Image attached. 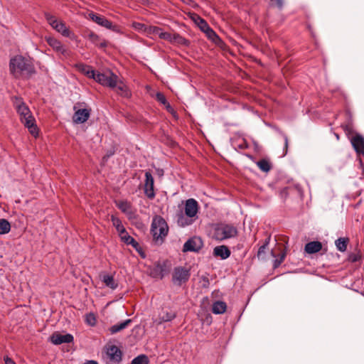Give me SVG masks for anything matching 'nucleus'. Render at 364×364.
<instances>
[{
	"label": "nucleus",
	"mask_w": 364,
	"mask_h": 364,
	"mask_svg": "<svg viewBox=\"0 0 364 364\" xmlns=\"http://www.w3.org/2000/svg\"><path fill=\"white\" fill-rule=\"evenodd\" d=\"M9 71L17 79H29L36 73L33 59L21 55H16L10 59Z\"/></svg>",
	"instance_id": "obj_1"
},
{
	"label": "nucleus",
	"mask_w": 364,
	"mask_h": 364,
	"mask_svg": "<svg viewBox=\"0 0 364 364\" xmlns=\"http://www.w3.org/2000/svg\"><path fill=\"white\" fill-rule=\"evenodd\" d=\"M199 210V205L194 198H189L186 200L184 213L181 211L176 215L177 224L181 228L192 225L197 219V214Z\"/></svg>",
	"instance_id": "obj_2"
},
{
	"label": "nucleus",
	"mask_w": 364,
	"mask_h": 364,
	"mask_svg": "<svg viewBox=\"0 0 364 364\" xmlns=\"http://www.w3.org/2000/svg\"><path fill=\"white\" fill-rule=\"evenodd\" d=\"M14 106L18 114L20 115V120L24 126L28 128L29 132L34 136L38 133L36 120L33 117L28 107L24 103L21 98L16 97Z\"/></svg>",
	"instance_id": "obj_3"
},
{
	"label": "nucleus",
	"mask_w": 364,
	"mask_h": 364,
	"mask_svg": "<svg viewBox=\"0 0 364 364\" xmlns=\"http://www.w3.org/2000/svg\"><path fill=\"white\" fill-rule=\"evenodd\" d=\"M168 232V227L165 220L161 216L154 217L151 228V232L154 240L162 242Z\"/></svg>",
	"instance_id": "obj_4"
},
{
	"label": "nucleus",
	"mask_w": 364,
	"mask_h": 364,
	"mask_svg": "<svg viewBox=\"0 0 364 364\" xmlns=\"http://www.w3.org/2000/svg\"><path fill=\"white\" fill-rule=\"evenodd\" d=\"M237 235V228L230 224L221 223L215 228L214 231V237L220 241L235 237Z\"/></svg>",
	"instance_id": "obj_5"
},
{
	"label": "nucleus",
	"mask_w": 364,
	"mask_h": 364,
	"mask_svg": "<svg viewBox=\"0 0 364 364\" xmlns=\"http://www.w3.org/2000/svg\"><path fill=\"white\" fill-rule=\"evenodd\" d=\"M170 272V263L167 260L157 262L150 269V276L155 279H162Z\"/></svg>",
	"instance_id": "obj_6"
},
{
	"label": "nucleus",
	"mask_w": 364,
	"mask_h": 364,
	"mask_svg": "<svg viewBox=\"0 0 364 364\" xmlns=\"http://www.w3.org/2000/svg\"><path fill=\"white\" fill-rule=\"evenodd\" d=\"M89 17L92 21H93L99 26L105 27L116 33H119L120 31L119 27L117 25L113 24L110 21L102 15L91 12L89 14Z\"/></svg>",
	"instance_id": "obj_7"
},
{
	"label": "nucleus",
	"mask_w": 364,
	"mask_h": 364,
	"mask_svg": "<svg viewBox=\"0 0 364 364\" xmlns=\"http://www.w3.org/2000/svg\"><path fill=\"white\" fill-rule=\"evenodd\" d=\"M190 276L189 269L183 267H177L173 269L172 281L175 284L181 286L189 279Z\"/></svg>",
	"instance_id": "obj_8"
},
{
	"label": "nucleus",
	"mask_w": 364,
	"mask_h": 364,
	"mask_svg": "<svg viewBox=\"0 0 364 364\" xmlns=\"http://www.w3.org/2000/svg\"><path fill=\"white\" fill-rule=\"evenodd\" d=\"M144 192L145 196L150 200H153L156 196L154 191V179L152 174L149 171L145 172Z\"/></svg>",
	"instance_id": "obj_9"
},
{
	"label": "nucleus",
	"mask_w": 364,
	"mask_h": 364,
	"mask_svg": "<svg viewBox=\"0 0 364 364\" xmlns=\"http://www.w3.org/2000/svg\"><path fill=\"white\" fill-rule=\"evenodd\" d=\"M73 109L75 113L73 116V121L75 124L85 123L91 114L90 108H77V105H74Z\"/></svg>",
	"instance_id": "obj_10"
},
{
	"label": "nucleus",
	"mask_w": 364,
	"mask_h": 364,
	"mask_svg": "<svg viewBox=\"0 0 364 364\" xmlns=\"http://www.w3.org/2000/svg\"><path fill=\"white\" fill-rule=\"evenodd\" d=\"M46 19L48 21L49 24L58 32L60 33L65 37H69L70 35V30L66 27L65 24L62 22L58 21L54 16L46 14Z\"/></svg>",
	"instance_id": "obj_11"
},
{
	"label": "nucleus",
	"mask_w": 364,
	"mask_h": 364,
	"mask_svg": "<svg viewBox=\"0 0 364 364\" xmlns=\"http://www.w3.org/2000/svg\"><path fill=\"white\" fill-rule=\"evenodd\" d=\"M203 247V242L199 237L188 239L183 245V252H198Z\"/></svg>",
	"instance_id": "obj_12"
},
{
	"label": "nucleus",
	"mask_w": 364,
	"mask_h": 364,
	"mask_svg": "<svg viewBox=\"0 0 364 364\" xmlns=\"http://www.w3.org/2000/svg\"><path fill=\"white\" fill-rule=\"evenodd\" d=\"M350 143L357 155L364 156V137L361 134L356 133L354 136H351Z\"/></svg>",
	"instance_id": "obj_13"
},
{
	"label": "nucleus",
	"mask_w": 364,
	"mask_h": 364,
	"mask_svg": "<svg viewBox=\"0 0 364 364\" xmlns=\"http://www.w3.org/2000/svg\"><path fill=\"white\" fill-rule=\"evenodd\" d=\"M200 19V24L199 26L200 29L205 33L207 37L215 43H218L219 41H220V38L217 35V33L209 26V25L207 23V22L199 17Z\"/></svg>",
	"instance_id": "obj_14"
},
{
	"label": "nucleus",
	"mask_w": 364,
	"mask_h": 364,
	"mask_svg": "<svg viewBox=\"0 0 364 364\" xmlns=\"http://www.w3.org/2000/svg\"><path fill=\"white\" fill-rule=\"evenodd\" d=\"M106 356L109 362L118 363L122 360V352L116 346H111L107 348Z\"/></svg>",
	"instance_id": "obj_15"
},
{
	"label": "nucleus",
	"mask_w": 364,
	"mask_h": 364,
	"mask_svg": "<svg viewBox=\"0 0 364 364\" xmlns=\"http://www.w3.org/2000/svg\"><path fill=\"white\" fill-rule=\"evenodd\" d=\"M50 341L55 345H60L62 343H70L73 341V336L70 333L60 334L55 332L52 334L50 338Z\"/></svg>",
	"instance_id": "obj_16"
},
{
	"label": "nucleus",
	"mask_w": 364,
	"mask_h": 364,
	"mask_svg": "<svg viewBox=\"0 0 364 364\" xmlns=\"http://www.w3.org/2000/svg\"><path fill=\"white\" fill-rule=\"evenodd\" d=\"M116 206L129 218H132L134 215V211L132 210V203L127 200H122L115 202Z\"/></svg>",
	"instance_id": "obj_17"
},
{
	"label": "nucleus",
	"mask_w": 364,
	"mask_h": 364,
	"mask_svg": "<svg viewBox=\"0 0 364 364\" xmlns=\"http://www.w3.org/2000/svg\"><path fill=\"white\" fill-rule=\"evenodd\" d=\"M231 254L229 248L225 245L217 246L213 250V255L222 259H225L230 257Z\"/></svg>",
	"instance_id": "obj_18"
},
{
	"label": "nucleus",
	"mask_w": 364,
	"mask_h": 364,
	"mask_svg": "<svg viewBox=\"0 0 364 364\" xmlns=\"http://www.w3.org/2000/svg\"><path fill=\"white\" fill-rule=\"evenodd\" d=\"M322 249V244L319 241H312L306 244L304 250L308 254L318 252Z\"/></svg>",
	"instance_id": "obj_19"
},
{
	"label": "nucleus",
	"mask_w": 364,
	"mask_h": 364,
	"mask_svg": "<svg viewBox=\"0 0 364 364\" xmlns=\"http://www.w3.org/2000/svg\"><path fill=\"white\" fill-rule=\"evenodd\" d=\"M269 241H270V236H268L265 239L263 245H262L259 247V248L257 251V257L258 259H260V260L266 259Z\"/></svg>",
	"instance_id": "obj_20"
},
{
	"label": "nucleus",
	"mask_w": 364,
	"mask_h": 364,
	"mask_svg": "<svg viewBox=\"0 0 364 364\" xmlns=\"http://www.w3.org/2000/svg\"><path fill=\"white\" fill-rule=\"evenodd\" d=\"M132 322V319H129V318L127 319L121 323H119L112 326L109 328V331L111 334H115V333L124 330V328H126Z\"/></svg>",
	"instance_id": "obj_21"
},
{
	"label": "nucleus",
	"mask_w": 364,
	"mask_h": 364,
	"mask_svg": "<svg viewBox=\"0 0 364 364\" xmlns=\"http://www.w3.org/2000/svg\"><path fill=\"white\" fill-rule=\"evenodd\" d=\"M102 281L105 284L112 289H116L118 284L115 282L114 277L110 274H105L101 276Z\"/></svg>",
	"instance_id": "obj_22"
},
{
	"label": "nucleus",
	"mask_w": 364,
	"mask_h": 364,
	"mask_svg": "<svg viewBox=\"0 0 364 364\" xmlns=\"http://www.w3.org/2000/svg\"><path fill=\"white\" fill-rule=\"evenodd\" d=\"M88 38L92 43L95 44L100 48H106L107 46V42L105 40H102V41H100V37L93 32H91L88 35Z\"/></svg>",
	"instance_id": "obj_23"
},
{
	"label": "nucleus",
	"mask_w": 364,
	"mask_h": 364,
	"mask_svg": "<svg viewBox=\"0 0 364 364\" xmlns=\"http://www.w3.org/2000/svg\"><path fill=\"white\" fill-rule=\"evenodd\" d=\"M122 241L124 242L127 245H132L134 248L137 250L139 247V243L132 237L130 236L127 230H125V233L119 235Z\"/></svg>",
	"instance_id": "obj_24"
},
{
	"label": "nucleus",
	"mask_w": 364,
	"mask_h": 364,
	"mask_svg": "<svg viewBox=\"0 0 364 364\" xmlns=\"http://www.w3.org/2000/svg\"><path fill=\"white\" fill-rule=\"evenodd\" d=\"M227 309L226 303L222 301H217L213 303L212 306V312L215 314H223Z\"/></svg>",
	"instance_id": "obj_25"
},
{
	"label": "nucleus",
	"mask_w": 364,
	"mask_h": 364,
	"mask_svg": "<svg viewBox=\"0 0 364 364\" xmlns=\"http://www.w3.org/2000/svg\"><path fill=\"white\" fill-rule=\"evenodd\" d=\"M117 89V92L121 96L129 98L131 97V92L129 90L127 86L123 82H120L119 84L117 83V86L114 87Z\"/></svg>",
	"instance_id": "obj_26"
},
{
	"label": "nucleus",
	"mask_w": 364,
	"mask_h": 364,
	"mask_svg": "<svg viewBox=\"0 0 364 364\" xmlns=\"http://www.w3.org/2000/svg\"><path fill=\"white\" fill-rule=\"evenodd\" d=\"M349 242L348 237H339L335 241V245L338 250L345 252Z\"/></svg>",
	"instance_id": "obj_27"
},
{
	"label": "nucleus",
	"mask_w": 364,
	"mask_h": 364,
	"mask_svg": "<svg viewBox=\"0 0 364 364\" xmlns=\"http://www.w3.org/2000/svg\"><path fill=\"white\" fill-rule=\"evenodd\" d=\"M111 221L112 223V225L115 227L116 230H117L119 235L125 233L126 229L123 226L122 221L119 218L112 215L111 216Z\"/></svg>",
	"instance_id": "obj_28"
},
{
	"label": "nucleus",
	"mask_w": 364,
	"mask_h": 364,
	"mask_svg": "<svg viewBox=\"0 0 364 364\" xmlns=\"http://www.w3.org/2000/svg\"><path fill=\"white\" fill-rule=\"evenodd\" d=\"M257 166L263 172H269L272 168L271 163L266 159H262L256 162Z\"/></svg>",
	"instance_id": "obj_29"
},
{
	"label": "nucleus",
	"mask_w": 364,
	"mask_h": 364,
	"mask_svg": "<svg viewBox=\"0 0 364 364\" xmlns=\"http://www.w3.org/2000/svg\"><path fill=\"white\" fill-rule=\"evenodd\" d=\"M176 315L173 311H164L159 316L160 323L171 321L176 318Z\"/></svg>",
	"instance_id": "obj_30"
},
{
	"label": "nucleus",
	"mask_w": 364,
	"mask_h": 364,
	"mask_svg": "<svg viewBox=\"0 0 364 364\" xmlns=\"http://www.w3.org/2000/svg\"><path fill=\"white\" fill-rule=\"evenodd\" d=\"M10 223L6 219H0V235L7 234L10 232Z\"/></svg>",
	"instance_id": "obj_31"
},
{
	"label": "nucleus",
	"mask_w": 364,
	"mask_h": 364,
	"mask_svg": "<svg viewBox=\"0 0 364 364\" xmlns=\"http://www.w3.org/2000/svg\"><path fill=\"white\" fill-rule=\"evenodd\" d=\"M172 42L177 43L182 46H188L189 45V41L181 36L178 33H174L172 36Z\"/></svg>",
	"instance_id": "obj_32"
},
{
	"label": "nucleus",
	"mask_w": 364,
	"mask_h": 364,
	"mask_svg": "<svg viewBox=\"0 0 364 364\" xmlns=\"http://www.w3.org/2000/svg\"><path fill=\"white\" fill-rule=\"evenodd\" d=\"M117 76L113 73L108 76L104 85L114 88L117 86Z\"/></svg>",
	"instance_id": "obj_33"
},
{
	"label": "nucleus",
	"mask_w": 364,
	"mask_h": 364,
	"mask_svg": "<svg viewBox=\"0 0 364 364\" xmlns=\"http://www.w3.org/2000/svg\"><path fill=\"white\" fill-rule=\"evenodd\" d=\"M46 42L55 51L57 50V49L59 48V47L62 44L58 40L53 37L46 38Z\"/></svg>",
	"instance_id": "obj_34"
},
{
	"label": "nucleus",
	"mask_w": 364,
	"mask_h": 364,
	"mask_svg": "<svg viewBox=\"0 0 364 364\" xmlns=\"http://www.w3.org/2000/svg\"><path fill=\"white\" fill-rule=\"evenodd\" d=\"M85 321L87 325H89L90 326H95L97 323V318H96L95 314H93V313L87 314L85 315Z\"/></svg>",
	"instance_id": "obj_35"
},
{
	"label": "nucleus",
	"mask_w": 364,
	"mask_h": 364,
	"mask_svg": "<svg viewBox=\"0 0 364 364\" xmlns=\"http://www.w3.org/2000/svg\"><path fill=\"white\" fill-rule=\"evenodd\" d=\"M343 131L348 137L350 139L351 136H354L356 133H355L353 125L350 123L347 124H344L341 126Z\"/></svg>",
	"instance_id": "obj_36"
},
{
	"label": "nucleus",
	"mask_w": 364,
	"mask_h": 364,
	"mask_svg": "<svg viewBox=\"0 0 364 364\" xmlns=\"http://www.w3.org/2000/svg\"><path fill=\"white\" fill-rule=\"evenodd\" d=\"M149 359L145 355H139L132 360V364H148Z\"/></svg>",
	"instance_id": "obj_37"
},
{
	"label": "nucleus",
	"mask_w": 364,
	"mask_h": 364,
	"mask_svg": "<svg viewBox=\"0 0 364 364\" xmlns=\"http://www.w3.org/2000/svg\"><path fill=\"white\" fill-rule=\"evenodd\" d=\"M108 75L104 74V73H96L95 76H94V80L99 82L100 84L104 85L105 82H106V80L107 78Z\"/></svg>",
	"instance_id": "obj_38"
},
{
	"label": "nucleus",
	"mask_w": 364,
	"mask_h": 364,
	"mask_svg": "<svg viewBox=\"0 0 364 364\" xmlns=\"http://www.w3.org/2000/svg\"><path fill=\"white\" fill-rule=\"evenodd\" d=\"M82 71L90 78H94L96 72L90 66L82 65Z\"/></svg>",
	"instance_id": "obj_39"
},
{
	"label": "nucleus",
	"mask_w": 364,
	"mask_h": 364,
	"mask_svg": "<svg viewBox=\"0 0 364 364\" xmlns=\"http://www.w3.org/2000/svg\"><path fill=\"white\" fill-rule=\"evenodd\" d=\"M285 257H286V253L282 252L280 255L279 258H276L273 262V268L274 269L278 268L280 266V264L283 262V261L284 260Z\"/></svg>",
	"instance_id": "obj_40"
},
{
	"label": "nucleus",
	"mask_w": 364,
	"mask_h": 364,
	"mask_svg": "<svg viewBox=\"0 0 364 364\" xmlns=\"http://www.w3.org/2000/svg\"><path fill=\"white\" fill-rule=\"evenodd\" d=\"M270 6L272 7H277L279 10H282L284 5V0H270Z\"/></svg>",
	"instance_id": "obj_41"
},
{
	"label": "nucleus",
	"mask_w": 364,
	"mask_h": 364,
	"mask_svg": "<svg viewBox=\"0 0 364 364\" xmlns=\"http://www.w3.org/2000/svg\"><path fill=\"white\" fill-rule=\"evenodd\" d=\"M361 256L359 253H350L348 257V261L353 263L358 262Z\"/></svg>",
	"instance_id": "obj_42"
},
{
	"label": "nucleus",
	"mask_w": 364,
	"mask_h": 364,
	"mask_svg": "<svg viewBox=\"0 0 364 364\" xmlns=\"http://www.w3.org/2000/svg\"><path fill=\"white\" fill-rule=\"evenodd\" d=\"M156 100L159 102H160L161 104H162L164 105H166L168 102L165 95L162 92H156Z\"/></svg>",
	"instance_id": "obj_43"
},
{
	"label": "nucleus",
	"mask_w": 364,
	"mask_h": 364,
	"mask_svg": "<svg viewBox=\"0 0 364 364\" xmlns=\"http://www.w3.org/2000/svg\"><path fill=\"white\" fill-rule=\"evenodd\" d=\"M172 36L173 34L162 31L161 33H160L159 38L172 42Z\"/></svg>",
	"instance_id": "obj_44"
},
{
	"label": "nucleus",
	"mask_w": 364,
	"mask_h": 364,
	"mask_svg": "<svg viewBox=\"0 0 364 364\" xmlns=\"http://www.w3.org/2000/svg\"><path fill=\"white\" fill-rule=\"evenodd\" d=\"M200 283L203 288H208L210 284V281L208 277L202 276L200 279Z\"/></svg>",
	"instance_id": "obj_45"
},
{
	"label": "nucleus",
	"mask_w": 364,
	"mask_h": 364,
	"mask_svg": "<svg viewBox=\"0 0 364 364\" xmlns=\"http://www.w3.org/2000/svg\"><path fill=\"white\" fill-rule=\"evenodd\" d=\"M150 31L153 34L158 36L159 37L160 33H161L163 30L158 26H151L150 27Z\"/></svg>",
	"instance_id": "obj_46"
},
{
	"label": "nucleus",
	"mask_w": 364,
	"mask_h": 364,
	"mask_svg": "<svg viewBox=\"0 0 364 364\" xmlns=\"http://www.w3.org/2000/svg\"><path fill=\"white\" fill-rule=\"evenodd\" d=\"M56 52L61 53L62 55L66 56L68 55V50L65 48V47L61 44L58 49H57Z\"/></svg>",
	"instance_id": "obj_47"
},
{
	"label": "nucleus",
	"mask_w": 364,
	"mask_h": 364,
	"mask_svg": "<svg viewBox=\"0 0 364 364\" xmlns=\"http://www.w3.org/2000/svg\"><path fill=\"white\" fill-rule=\"evenodd\" d=\"M56 52L61 53L62 55L66 56L68 55V50L65 48V47L61 44L58 49H57Z\"/></svg>",
	"instance_id": "obj_48"
},
{
	"label": "nucleus",
	"mask_w": 364,
	"mask_h": 364,
	"mask_svg": "<svg viewBox=\"0 0 364 364\" xmlns=\"http://www.w3.org/2000/svg\"><path fill=\"white\" fill-rule=\"evenodd\" d=\"M164 106L169 113H171L173 114H176V112L174 111L173 108L171 106V105L168 102L164 105Z\"/></svg>",
	"instance_id": "obj_49"
},
{
	"label": "nucleus",
	"mask_w": 364,
	"mask_h": 364,
	"mask_svg": "<svg viewBox=\"0 0 364 364\" xmlns=\"http://www.w3.org/2000/svg\"><path fill=\"white\" fill-rule=\"evenodd\" d=\"M5 364H16V363L11 358L8 356L4 358Z\"/></svg>",
	"instance_id": "obj_50"
},
{
	"label": "nucleus",
	"mask_w": 364,
	"mask_h": 364,
	"mask_svg": "<svg viewBox=\"0 0 364 364\" xmlns=\"http://www.w3.org/2000/svg\"><path fill=\"white\" fill-rule=\"evenodd\" d=\"M284 149H286V151H285V154H286L287 152V149H288V137L287 136H284Z\"/></svg>",
	"instance_id": "obj_51"
},
{
	"label": "nucleus",
	"mask_w": 364,
	"mask_h": 364,
	"mask_svg": "<svg viewBox=\"0 0 364 364\" xmlns=\"http://www.w3.org/2000/svg\"><path fill=\"white\" fill-rule=\"evenodd\" d=\"M183 3L186 4H191V3L193 1V0H181Z\"/></svg>",
	"instance_id": "obj_52"
},
{
	"label": "nucleus",
	"mask_w": 364,
	"mask_h": 364,
	"mask_svg": "<svg viewBox=\"0 0 364 364\" xmlns=\"http://www.w3.org/2000/svg\"><path fill=\"white\" fill-rule=\"evenodd\" d=\"M84 364H98V363L96 361H94V360H89V361L86 362Z\"/></svg>",
	"instance_id": "obj_53"
},
{
	"label": "nucleus",
	"mask_w": 364,
	"mask_h": 364,
	"mask_svg": "<svg viewBox=\"0 0 364 364\" xmlns=\"http://www.w3.org/2000/svg\"><path fill=\"white\" fill-rule=\"evenodd\" d=\"M158 172H159L160 175H163L164 174L163 170H158Z\"/></svg>",
	"instance_id": "obj_54"
},
{
	"label": "nucleus",
	"mask_w": 364,
	"mask_h": 364,
	"mask_svg": "<svg viewBox=\"0 0 364 364\" xmlns=\"http://www.w3.org/2000/svg\"><path fill=\"white\" fill-rule=\"evenodd\" d=\"M158 172H159L160 175H163L164 174L163 170H158Z\"/></svg>",
	"instance_id": "obj_55"
},
{
	"label": "nucleus",
	"mask_w": 364,
	"mask_h": 364,
	"mask_svg": "<svg viewBox=\"0 0 364 364\" xmlns=\"http://www.w3.org/2000/svg\"><path fill=\"white\" fill-rule=\"evenodd\" d=\"M271 254H272V255L274 257H276V255H274V252H273L272 250L271 251Z\"/></svg>",
	"instance_id": "obj_56"
},
{
	"label": "nucleus",
	"mask_w": 364,
	"mask_h": 364,
	"mask_svg": "<svg viewBox=\"0 0 364 364\" xmlns=\"http://www.w3.org/2000/svg\"><path fill=\"white\" fill-rule=\"evenodd\" d=\"M336 137L337 139H339V136H338V134H336Z\"/></svg>",
	"instance_id": "obj_57"
}]
</instances>
